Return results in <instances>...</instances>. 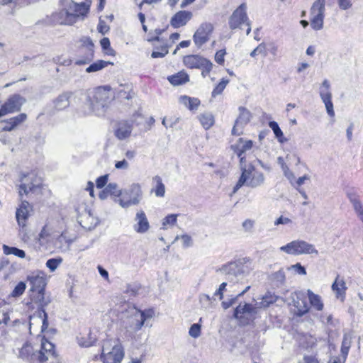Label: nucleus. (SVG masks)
<instances>
[{
	"label": "nucleus",
	"mask_w": 363,
	"mask_h": 363,
	"mask_svg": "<svg viewBox=\"0 0 363 363\" xmlns=\"http://www.w3.org/2000/svg\"><path fill=\"white\" fill-rule=\"evenodd\" d=\"M177 214H170L167 216L163 220H162V229L166 228V225H173L177 223Z\"/></svg>",
	"instance_id": "50"
},
{
	"label": "nucleus",
	"mask_w": 363,
	"mask_h": 363,
	"mask_svg": "<svg viewBox=\"0 0 363 363\" xmlns=\"http://www.w3.org/2000/svg\"><path fill=\"white\" fill-rule=\"evenodd\" d=\"M153 180L156 182L155 193L157 197H163L165 194V186L160 176H155Z\"/></svg>",
	"instance_id": "45"
},
{
	"label": "nucleus",
	"mask_w": 363,
	"mask_h": 363,
	"mask_svg": "<svg viewBox=\"0 0 363 363\" xmlns=\"http://www.w3.org/2000/svg\"><path fill=\"white\" fill-rule=\"evenodd\" d=\"M269 126L273 130L274 134L279 142L282 143L286 141V139L284 138L283 132L276 121H270L269 123Z\"/></svg>",
	"instance_id": "43"
},
{
	"label": "nucleus",
	"mask_w": 363,
	"mask_h": 363,
	"mask_svg": "<svg viewBox=\"0 0 363 363\" xmlns=\"http://www.w3.org/2000/svg\"><path fill=\"white\" fill-rule=\"evenodd\" d=\"M73 95L72 91H65L60 94L54 101V106L57 110H63L69 106V99Z\"/></svg>",
	"instance_id": "27"
},
{
	"label": "nucleus",
	"mask_w": 363,
	"mask_h": 363,
	"mask_svg": "<svg viewBox=\"0 0 363 363\" xmlns=\"http://www.w3.org/2000/svg\"><path fill=\"white\" fill-rule=\"evenodd\" d=\"M62 262V259L59 258H51L49 259L46 262V267L51 271L54 272L58 266Z\"/></svg>",
	"instance_id": "48"
},
{
	"label": "nucleus",
	"mask_w": 363,
	"mask_h": 363,
	"mask_svg": "<svg viewBox=\"0 0 363 363\" xmlns=\"http://www.w3.org/2000/svg\"><path fill=\"white\" fill-rule=\"evenodd\" d=\"M347 196L357 216L363 222V204L359 200V196L354 191L347 192Z\"/></svg>",
	"instance_id": "25"
},
{
	"label": "nucleus",
	"mask_w": 363,
	"mask_h": 363,
	"mask_svg": "<svg viewBox=\"0 0 363 363\" xmlns=\"http://www.w3.org/2000/svg\"><path fill=\"white\" fill-rule=\"evenodd\" d=\"M228 83V79L223 78L221 81L218 83V84H217V86L213 90L212 96L215 97L216 96L220 94L223 91V90L225 89Z\"/></svg>",
	"instance_id": "46"
},
{
	"label": "nucleus",
	"mask_w": 363,
	"mask_h": 363,
	"mask_svg": "<svg viewBox=\"0 0 363 363\" xmlns=\"http://www.w3.org/2000/svg\"><path fill=\"white\" fill-rule=\"evenodd\" d=\"M139 320H140V318L138 317L137 312L135 311L133 315L130 317L128 319L129 325L125 326V328L128 329V330L131 332L138 331L140 329H136V323L138 321H139Z\"/></svg>",
	"instance_id": "47"
},
{
	"label": "nucleus",
	"mask_w": 363,
	"mask_h": 363,
	"mask_svg": "<svg viewBox=\"0 0 363 363\" xmlns=\"http://www.w3.org/2000/svg\"><path fill=\"white\" fill-rule=\"evenodd\" d=\"M108 182V175H103L99 177L96 181V187L99 189H101Z\"/></svg>",
	"instance_id": "62"
},
{
	"label": "nucleus",
	"mask_w": 363,
	"mask_h": 363,
	"mask_svg": "<svg viewBox=\"0 0 363 363\" xmlns=\"http://www.w3.org/2000/svg\"><path fill=\"white\" fill-rule=\"evenodd\" d=\"M213 30V26L211 23H203L194 34V43L201 47L209 40L210 35Z\"/></svg>",
	"instance_id": "13"
},
{
	"label": "nucleus",
	"mask_w": 363,
	"mask_h": 363,
	"mask_svg": "<svg viewBox=\"0 0 363 363\" xmlns=\"http://www.w3.org/2000/svg\"><path fill=\"white\" fill-rule=\"evenodd\" d=\"M252 145L253 143L252 140H245L243 138H239L238 143L233 145V147L236 155L240 156L251 150Z\"/></svg>",
	"instance_id": "30"
},
{
	"label": "nucleus",
	"mask_w": 363,
	"mask_h": 363,
	"mask_svg": "<svg viewBox=\"0 0 363 363\" xmlns=\"http://www.w3.org/2000/svg\"><path fill=\"white\" fill-rule=\"evenodd\" d=\"M79 223L80 225L86 228L91 229L96 226L99 220L94 218L90 211H85V212L78 216Z\"/></svg>",
	"instance_id": "23"
},
{
	"label": "nucleus",
	"mask_w": 363,
	"mask_h": 363,
	"mask_svg": "<svg viewBox=\"0 0 363 363\" xmlns=\"http://www.w3.org/2000/svg\"><path fill=\"white\" fill-rule=\"evenodd\" d=\"M252 269L250 259L242 258L223 265L219 270L228 279L234 281L240 277L247 275Z\"/></svg>",
	"instance_id": "5"
},
{
	"label": "nucleus",
	"mask_w": 363,
	"mask_h": 363,
	"mask_svg": "<svg viewBox=\"0 0 363 363\" xmlns=\"http://www.w3.org/2000/svg\"><path fill=\"white\" fill-rule=\"evenodd\" d=\"M225 54L226 52L225 50H220L217 51L215 55V61L219 65H223L224 63V57Z\"/></svg>",
	"instance_id": "59"
},
{
	"label": "nucleus",
	"mask_w": 363,
	"mask_h": 363,
	"mask_svg": "<svg viewBox=\"0 0 363 363\" xmlns=\"http://www.w3.org/2000/svg\"><path fill=\"white\" fill-rule=\"evenodd\" d=\"M275 301L276 298L274 296L266 295L262 298L261 304L263 307H268L271 303H273Z\"/></svg>",
	"instance_id": "60"
},
{
	"label": "nucleus",
	"mask_w": 363,
	"mask_h": 363,
	"mask_svg": "<svg viewBox=\"0 0 363 363\" xmlns=\"http://www.w3.org/2000/svg\"><path fill=\"white\" fill-rule=\"evenodd\" d=\"M168 53V49L166 45L162 46L160 51H153L151 54L152 58L164 57Z\"/></svg>",
	"instance_id": "58"
},
{
	"label": "nucleus",
	"mask_w": 363,
	"mask_h": 363,
	"mask_svg": "<svg viewBox=\"0 0 363 363\" xmlns=\"http://www.w3.org/2000/svg\"><path fill=\"white\" fill-rule=\"evenodd\" d=\"M193 14L189 11H179L171 18L170 24L174 28L185 26L191 19Z\"/></svg>",
	"instance_id": "17"
},
{
	"label": "nucleus",
	"mask_w": 363,
	"mask_h": 363,
	"mask_svg": "<svg viewBox=\"0 0 363 363\" xmlns=\"http://www.w3.org/2000/svg\"><path fill=\"white\" fill-rule=\"evenodd\" d=\"M81 50L86 52L84 58L76 61L77 65H82L89 63L94 58V43L89 37H83L81 38Z\"/></svg>",
	"instance_id": "15"
},
{
	"label": "nucleus",
	"mask_w": 363,
	"mask_h": 363,
	"mask_svg": "<svg viewBox=\"0 0 363 363\" xmlns=\"http://www.w3.org/2000/svg\"><path fill=\"white\" fill-rule=\"evenodd\" d=\"M26 118L27 115L22 113L8 120H4L1 121V123L4 124V125L2 127V130L11 131L18 127L20 124L23 123Z\"/></svg>",
	"instance_id": "22"
},
{
	"label": "nucleus",
	"mask_w": 363,
	"mask_h": 363,
	"mask_svg": "<svg viewBox=\"0 0 363 363\" xmlns=\"http://www.w3.org/2000/svg\"><path fill=\"white\" fill-rule=\"evenodd\" d=\"M255 308L250 303H241L238 306L234 311V317L236 319H241L245 315H251L255 313Z\"/></svg>",
	"instance_id": "29"
},
{
	"label": "nucleus",
	"mask_w": 363,
	"mask_h": 363,
	"mask_svg": "<svg viewBox=\"0 0 363 363\" xmlns=\"http://www.w3.org/2000/svg\"><path fill=\"white\" fill-rule=\"evenodd\" d=\"M135 311L137 312L138 317L140 318L136 323V329H141L145 322L152 318L155 315V311L152 308H148L144 311L135 309Z\"/></svg>",
	"instance_id": "31"
},
{
	"label": "nucleus",
	"mask_w": 363,
	"mask_h": 363,
	"mask_svg": "<svg viewBox=\"0 0 363 363\" xmlns=\"http://www.w3.org/2000/svg\"><path fill=\"white\" fill-rule=\"evenodd\" d=\"M140 286L138 284H128L127 286L126 292L132 296H135L138 294Z\"/></svg>",
	"instance_id": "57"
},
{
	"label": "nucleus",
	"mask_w": 363,
	"mask_h": 363,
	"mask_svg": "<svg viewBox=\"0 0 363 363\" xmlns=\"http://www.w3.org/2000/svg\"><path fill=\"white\" fill-rule=\"evenodd\" d=\"M294 306L296 308V314L299 316L308 313L310 308L306 298L303 294L296 295V298L294 299Z\"/></svg>",
	"instance_id": "26"
},
{
	"label": "nucleus",
	"mask_w": 363,
	"mask_h": 363,
	"mask_svg": "<svg viewBox=\"0 0 363 363\" xmlns=\"http://www.w3.org/2000/svg\"><path fill=\"white\" fill-rule=\"evenodd\" d=\"M2 247L4 253L6 255H14L20 258H24L26 257V253L23 250L15 247H9L6 245H4Z\"/></svg>",
	"instance_id": "41"
},
{
	"label": "nucleus",
	"mask_w": 363,
	"mask_h": 363,
	"mask_svg": "<svg viewBox=\"0 0 363 363\" xmlns=\"http://www.w3.org/2000/svg\"><path fill=\"white\" fill-rule=\"evenodd\" d=\"M97 29L99 33L105 34L109 30V26L106 25L104 21L100 20Z\"/></svg>",
	"instance_id": "64"
},
{
	"label": "nucleus",
	"mask_w": 363,
	"mask_h": 363,
	"mask_svg": "<svg viewBox=\"0 0 363 363\" xmlns=\"http://www.w3.org/2000/svg\"><path fill=\"white\" fill-rule=\"evenodd\" d=\"M347 289L346 283L343 278H340V276L337 275L332 284V289L335 293L336 298L343 301L345 298Z\"/></svg>",
	"instance_id": "24"
},
{
	"label": "nucleus",
	"mask_w": 363,
	"mask_h": 363,
	"mask_svg": "<svg viewBox=\"0 0 363 363\" xmlns=\"http://www.w3.org/2000/svg\"><path fill=\"white\" fill-rule=\"evenodd\" d=\"M41 184L40 180L34 172H29L27 174H23L21 178L19 186V195H27L30 191H34Z\"/></svg>",
	"instance_id": "9"
},
{
	"label": "nucleus",
	"mask_w": 363,
	"mask_h": 363,
	"mask_svg": "<svg viewBox=\"0 0 363 363\" xmlns=\"http://www.w3.org/2000/svg\"><path fill=\"white\" fill-rule=\"evenodd\" d=\"M213 67V63L209 60H207L206 62L203 64V66H201V68L199 69H201V75L203 77H206L208 76L209 73L212 70Z\"/></svg>",
	"instance_id": "52"
},
{
	"label": "nucleus",
	"mask_w": 363,
	"mask_h": 363,
	"mask_svg": "<svg viewBox=\"0 0 363 363\" xmlns=\"http://www.w3.org/2000/svg\"><path fill=\"white\" fill-rule=\"evenodd\" d=\"M121 196L122 198L118 200L121 207L128 208L138 204L142 196L140 185L138 183L131 184L129 188L123 190Z\"/></svg>",
	"instance_id": "8"
},
{
	"label": "nucleus",
	"mask_w": 363,
	"mask_h": 363,
	"mask_svg": "<svg viewBox=\"0 0 363 363\" xmlns=\"http://www.w3.org/2000/svg\"><path fill=\"white\" fill-rule=\"evenodd\" d=\"M262 54L264 57L267 56L266 45L264 43H260L256 48H255L251 52L250 56L255 57L257 55Z\"/></svg>",
	"instance_id": "51"
},
{
	"label": "nucleus",
	"mask_w": 363,
	"mask_h": 363,
	"mask_svg": "<svg viewBox=\"0 0 363 363\" xmlns=\"http://www.w3.org/2000/svg\"><path fill=\"white\" fill-rule=\"evenodd\" d=\"M133 130V124L128 121H122L117 123L114 130V135L120 140L128 138Z\"/></svg>",
	"instance_id": "16"
},
{
	"label": "nucleus",
	"mask_w": 363,
	"mask_h": 363,
	"mask_svg": "<svg viewBox=\"0 0 363 363\" xmlns=\"http://www.w3.org/2000/svg\"><path fill=\"white\" fill-rule=\"evenodd\" d=\"M28 208L29 203L26 201H23L20 208L16 210V217L18 225L24 226L26 220L28 218Z\"/></svg>",
	"instance_id": "28"
},
{
	"label": "nucleus",
	"mask_w": 363,
	"mask_h": 363,
	"mask_svg": "<svg viewBox=\"0 0 363 363\" xmlns=\"http://www.w3.org/2000/svg\"><path fill=\"white\" fill-rule=\"evenodd\" d=\"M125 355L119 339L104 340L100 359L103 363H121Z\"/></svg>",
	"instance_id": "4"
},
{
	"label": "nucleus",
	"mask_w": 363,
	"mask_h": 363,
	"mask_svg": "<svg viewBox=\"0 0 363 363\" xmlns=\"http://www.w3.org/2000/svg\"><path fill=\"white\" fill-rule=\"evenodd\" d=\"M270 281L277 287L283 286L286 281V274L283 268L277 272L272 273L269 276Z\"/></svg>",
	"instance_id": "34"
},
{
	"label": "nucleus",
	"mask_w": 363,
	"mask_h": 363,
	"mask_svg": "<svg viewBox=\"0 0 363 363\" xmlns=\"http://www.w3.org/2000/svg\"><path fill=\"white\" fill-rule=\"evenodd\" d=\"M240 114L236 119L234 126L232 129V134L240 135L242 133V129L251 119V113L245 107H239Z\"/></svg>",
	"instance_id": "14"
},
{
	"label": "nucleus",
	"mask_w": 363,
	"mask_h": 363,
	"mask_svg": "<svg viewBox=\"0 0 363 363\" xmlns=\"http://www.w3.org/2000/svg\"><path fill=\"white\" fill-rule=\"evenodd\" d=\"M106 191H108L110 195H113L116 197L121 196L122 190L118 189V185L116 183H109L106 186Z\"/></svg>",
	"instance_id": "49"
},
{
	"label": "nucleus",
	"mask_w": 363,
	"mask_h": 363,
	"mask_svg": "<svg viewBox=\"0 0 363 363\" xmlns=\"http://www.w3.org/2000/svg\"><path fill=\"white\" fill-rule=\"evenodd\" d=\"M227 286L226 282H223L219 288L214 293V296H218L219 299L221 300L223 298V291L225 290V287Z\"/></svg>",
	"instance_id": "63"
},
{
	"label": "nucleus",
	"mask_w": 363,
	"mask_h": 363,
	"mask_svg": "<svg viewBox=\"0 0 363 363\" xmlns=\"http://www.w3.org/2000/svg\"><path fill=\"white\" fill-rule=\"evenodd\" d=\"M111 64L108 61H104V60H97L96 62L91 64L86 69V72L88 73L91 72H98L99 70H101L102 69L105 68L108 66V65Z\"/></svg>",
	"instance_id": "40"
},
{
	"label": "nucleus",
	"mask_w": 363,
	"mask_h": 363,
	"mask_svg": "<svg viewBox=\"0 0 363 363\" xmlns=\"http://www.w3.org/2000/svg\"><path fill=\"white\" fill-rule=\"evenodd\" d=\"M30 284V291H45L46 283V279L43 273L41 274H32L28 278Z\"/></svg>",
	"instance_id": "20"
},
{
	"label": "nucleus",
	"mask_w": 363,
	"mask_h": 363,
	"mask_svg": "<svg viewBox=\"0 0 363 363\" xmlns=\"http://www.w3.org/2000/svg\"><path fill=\"white\" fill-rule=\"evenodd\" d=\"M167 79L172 85L177 86L189 82V77L184 72H179L174 75L169 76Z\"/></svg>",
	"instance_id": "33"
},
{
	"label": "nucleus",
	"mask_w": 363,
	"mask_h": 363,
	"mask_svg": "<svg viewBox=\"0 0 363 363\" xmlns=\"http://www.w3.org/2000/svg\"><path fill=\"white\" fill-rule=\"evenodd\" d=\"M265 182V177L261 172H257L255 166L249 164V168H242L241 174L235 185L233 193L235 194L242 186L255 189L262 186Z\"/></svg>",
	"instance_id": "2"
},
{
	"label": "nucleus",
	"mask_w": 363,
	"mask_h": 363,
	"mask_svg": "<svg viewBox=\"0 0 363 363\" xmlns=\"http://www.w3.org/2000/svg\"><path fill=\"white\" fill-rule=\"evenodd\" d=\"M287 270L294 269V271L301 275L306 274V270L304 267H303L300 263H296V264L291 265L286 268Z\"/></svg>",
	"instance_id": "56"
},
{
	"label": "nucleus",
	"mask_w": 363,
	"mask_h": 363,
	"mask_svg": "<svg viewBox=\"0 0 363 363\" xmlns=\"http://www.w3.org/2000/svg\"><path fill=\"white\" fill-rule=\"evenodd\" d=\"M109 100L110 89L106 87L99 86L95 89L88 91L84 101L85 114L104 115Z\"/></svg>",
	"instance_id": "1"
},
{
	"label": "nucleus",
	"mask_w": 363,
	"mask_h": 363,
	"mask_svg": "<svg viewBox=\"0 0 363 363\" xmlns=\"http://www.w3.org/2000/svg\"><path fill=\"white\" fill-rule=\"evenodd\" d=\"M330 82L324 79L319 87L320 97L325 106L327 113L330 117L335 116L333 103L332 101V92Z\"/></svg>",
	"instance_id": "11"
},
{
	"label": "nucleus",
	"mask_w": 363,
	"mask_h": 363,
	"mask_svg": "<svg viewBox=\"0 0 363 363\" xmlns=\"http://www.w3.org/2000/svg\"><path fill=\"white\" fill-rule=\"evenodd\" d=\"M352 344V335L350 334H345L342 342V347L350 348Z\"/></svg>",
	"instance_id": "61"
},
{
	"label": "nucleus",
	"mask_w": 363,
	"mask_h": 363,
	"mask_svg": "<svg viewBox=\"0 0 363 363\" xmlns=\"http://www.w3.org/2000/svg\"><path fill=\"white\" fill-rule=\"evenodd\" d=\"M26 289V284L24 282H19L13 290L11 294L13 297H18L22 295Z\"/></svg>",
	"instance_id": "53"
},
{
	"label": "nucleus",
	"mask_w": 363,
	"mask_h": 363,
	"mask_svg": "<svg viewBox=\"0 0 363 363\" xmlns=\"http://www.w3.org/2000/svg\"><path fill=\"white\" fill-rule=\"evenodd\" d=\"M324 16L310 14V24L314 30H320L323 28Z\"/></svg>",
	"instance_id": "37"
},
{
	"label": "nucleus",
	"mask_w": 363,
	"mask_h": 363,
	"mask_svg": "<svg viewBox=\"0 0 363 363\" xmlns=\"http://www.w3.org/2000/svg\"><path fill=\"white\" fill-rule=\"evenodd\" d=\"M52 22L57 24L72 25L74 21V15L71 12L62 9L52 15Z\"/></svg>",
	"instance_id": "19"
},
{
	"label": "nucleus",
	"mask_w": 363,
	"mask_h": 363,
	"mask_svg": "<svg viewBox=\"0 0 363 363\" xmlns=\"http://www.w3.org/2000/svg\"><path fill=\"white\" fill-rule=\"evenodd\" d=\"M249 20L247 14V5L241 4L231 14L228 19V25L231 30H235Z\"/></svg>",
	"instance_id": "12"
},
{
	"label": "nucleus",
	"mask_w": 363,
	"mask_h": 363,
	"mask_svg": "<svg viewBox=\"0 0 363 363\" xmlns=\"http://www.w3.org/2000/svg\"><path fill=\"white\" fill-rule=\"evenodd\" d=\"M25 102L26 99L19 94L10 96L0 108V117L19 111Z\"/></svg>",
	"instance_id": "10"
},
{
	"label": "nucleus",
	"mask_w": 363,
	"mask_h": 363,
	"mask_svg": "<svg viewBox=\"0 0 363 363\" xmlns=\"http://www.w3.org/2000/svg\"><path fill=\"white\" fill-rule=\"evenodd\" d=\"M189 334L194 338H197L201 335V325L198 323L193 324L189 329Z\"/></svg>",
	"instance_id": "54"
},
{
	"label": "nucleus",
	"mask_w": 363,
	"mask_h": 363,
	"mask_svg": "<svg viewBox=\"0 0 363 363\" xmlns=\"http://www.w3.org/2000/svg\"><path fill=\"white\" fill-rule=\"evenodd\" d=\"M307 294L311 306L317 311H322L323 308V303L321 300V297L318 294H315L310 289L307 291Z\"/></svg>",
	"instance_id": "35"
},
{
	"label": "nucleus",
	"mask_w": 363,
	"mask_h": 363,
	"mask_svg": "<svg viewBox=\"0 0 363 363\" xmlns=\"http://www.w3.org/2000/svg\"><path fill=\"white\" fill-rule=\"evenodd\" d=\"M96 340V337L92 336L91 333L89 331L86 336H82L78 337V343L81 347H89L91 346Z\"/></svg>",
	"instance_id": "42"
},
{
	"label": "nucleus",
	"mask_w": 363,
	"mask_h": 363,
	"mask_svg": "<svg viewBox=\"0 0 363 363\" xmlns=\"http://www.w3.org/2000/svg\"><path fill=\"white\" fill-rule=\"evenodd\" d=\"M133 229L138 233H145L150 228V223L143 211H138L135 218Z\"/></svg>",
	"instance_id": "18"
},
{
	"label": "nucleus",
	"mask_w": 363,
	"mask_h": 363,
	"mask_svg": "<svg viewBox=\"0 0 363 363\" xmlns=\"http://www.w3.org/2000/svg\"><path fill=\"white\" fill-rule=\"evenodd\" d=\"M280 250L294 255L318 254L313 245L299 240H294L286 245L281 246Z\"/></svg>",
	"instance_id": "7"
},
{
	"label": "nucleus",
	"mask_w": 363,
	"mask_h": 363,
	"mask_svg": "<svg viewBox=\"0 0 363 363\" xmlns=\"http://www.w3.org/2000/svg\"><path fill=\"white\" fill-rule=\"evenodd\" d=\"M178 239L182 240L184 247H189L193 244L191 237L187 234H184L180 236L177 235L174 240H177Z\"/></svg>",
	"instance_id": "55"
},
{
	"label": "nucleus",
	"mask_w": 363,
	"mask_h": 363,
	"mask_svg": "<svg viewBox=\"0 0 363 363\" xmlns=\"http://www.w3.org/2000/svg\"><path fill=\"white\" fill-rule=\"evenodd\" d=\"M57 355L55 351V345L45 338H41V344L35 352L30 354V363H55Z\"/></svg>",
	"instance_id": "6"
},
{
	"label": "nucleus",
	"mask_w": 363,
	"mask_h": 363,
	"mask_svg": "<svg viewBox=\"0 0 363 363\" xmlns=\"http://www.w3.org/2000/svg\"><path fill=\"white\" fill-rule=\"evenodd\" d=\"M207 60L199 55H189L183 57V63L189 69H199Z\"/></svg>",
	"instance_id": "21"
},
{
	"label": "nucleus",
	"mask_w": 363,
	"mask_h": 363,
	"mask_svg": "<svg viewBox=\"0 0 363 363\" xmlns=\"http://www.w3.org/2000/svg\"><path fill=\"white\" fill-rule=\"evenodd\" d=\"M325 0H315L310 9V14H318L325 16Z\"/></svg>",
	"instance_id": "38"
},
{
	"label": "nucleus",
	"mask_w": 363,
	"mask_h": 363,
	"mask_svg": "<svg viewBox=\"0 0 363 363\" xmlns=\"http://www.w3.org/2000/svg\"><path fill=\"white\" fill-rule=\"evenodd\" d=\"M30 299L38 306L37 314L34 313L33 315H30L29 329L30 330L31 325L33 324H41V330L44 331L48 327V315L43 308L50 302V300L45 296V291H31Z\"/></svg>",
	"instance_id": "3"
},
{
	"label": "nucleus",
	"mask_w": 363,
	"mask_h": 363,
	"mask_svg": "<svg viewBox=\"0 0 363 363\" xmlns=\"http://www.w3.org/2000/svg\"><path fill=\"white\" fill-rule=\"evenodd\" d=\"M179 102L191 111L196 110L200 105V100L197 98L184 95L179 98Z\"/></svg>",
	"instance_id": "32"
},
{
	"label": "nucleus",
	"mask_w": 363,
	"mask_h": 363,
	"mask_svg": "<svg viewBox=\"0 0 363 363\" xmlns=\"http://www.w3.org/2000/svg\"><path fill=\"white\" fill-rule=\"evenodd\" d=\"M202 126L206 129H209L214 124V117L210 113L201 114L199 117Z\"/></svg>",
	"instance_id": "39"
},
{
	"label": "nucleus",
	"mask_w": 363,
	"mask_h": 363,
	"mask_svg": "<svg viewBox=\"0 0 363 363\" xmlns=\"http://www.w3.org/2000/svg\"><path fill=\"white\" fill-rule=\"evenodd\" d=\"M36 349L30 342H26L19 350L18 357L30 362V354L35 352Z\"/></svg>",
	"instance_id": "36"
},
{
	"label": "nucleus",
	"mask_w": 363,
	"mask_h": 363,
	"mask_svg": "<svg viewBox=\"0 0 363 363\" xmlns=\"http://www.w3.org/2000/svg\"><path fill=\"white\" fill-rule=\"evenodd\" d=\"M74 6V13H72L73 15H74V21H76V19L79 18V16H84L88 11V8L86 6L84 3L81 4H77L73 3Z\"/></svg>",
	"instance_id": "44"
}]
</instances>
